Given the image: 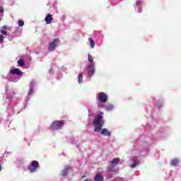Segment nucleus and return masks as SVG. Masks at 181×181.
Segmentation results:
<instances>
[{
  "mask_svg": "<svg viewBox=\"0 0 181 181\" xmlns=\"http://www.w3.org/2000/svg\"><path fill=\"white\" fill-rule=\"evenodd\" d=\"M105 122L104 119H103V115H98L93 121V124L95 125L94 132L98 133L100 132Z\"/></svg>",
  "mask_w": 181,
  "mask_h": 181,
  "instance_id": "nucleus-1",
  "label": "nucleus"
},
{
  "mask_svg": "<svg viewBox=\"0 0 181 181\" xmlns=\"http://www.w3.org/2000/svg\"><path fill=\"white\" fill-rule=\"evenodd\" d=\"M63 125H64V120L54 121L51 124V128L54 130H59L61 128H63Z\"/></svg>",
  "mask_w": 181,
  "mask_h": 181,
  "instance_id": "nucleus-2",
  "label": "nucleus"
},
{
  "mask_svg": "<svg viewBox=\"0 0 181 181\" xmlns=\"http://www.w3.org/2000/svg\"><path fill=\"white\" fill-rule=\"evenodd\" d=\"M37 168H39V162L33 160L29 166L28 170L30 173H35L37 172Z\"/></svg>",
  "mask_w": 181,
  "mask_h": 181,
  "instance_id": "nucleus-3",
  "label": "nucleus"
},
{
  "mask_svg": "<svg viewBox=\"0 0 181 181\" xmlns=\"http://www.w3.org/2000/svg\"><path fill=\"white\" fill-rule=\"evenodd\" d=\"M57 43H60V40L59 38L54 39L52 42L49 43L48 49L50 52L54 50L57 46Z\"/></svg>",
  "mask_w": 181,
  "mask_h": 181,
  "instance_id": "nucleus-4",
  "label": "nucleus"
},
{
  "mask_svg": "<svg viewBox=\"0 0 181 181\" xmlns=\"http://www.w3.org/2000/svg\"><path fill=\"white\" fill-rule=\"evenodd\" d=\"M98 98L100 103H107L108 100V96L104 92L99 93Z\"/></svg>",
  "mask_w": 181,
  "mask_h": 181,
  "instance_id": "nucleus-5",
  "label": "nucleus"
},
{
  "mask_svg": "<svg viewBox=\"0 0 181 181\" xmlns=\"http://www.w3.org/2000/svg\"><path fill=\"white\" fill-rule=\"evenodd\" d=\"M94 64H90L88 66V76L89 77H93V76H94Z\"/></svg>",
  "mask_w": 181,
  "mask_h": 181,
  "instance_id": "nucleus-6",
  "label": "nucleus"
},
{
  "mask_svg": "<svg viewBox=\"0 0 181 181\" xmlns=\"http://www.w3.org/2000/svg\"><path fill=\"white\" fill-rule=\"evenodd\" d=\"M6 30H8V25H4L0 29V33L4 36H8V31Z\"/></svg>",
  "mask_w": 181,
  "mask_h": 181,
  "instance_id": "nucleus-7",
  "label": "nucleus"
},
{
  "mask_svg": "<svg viewBox=\"0 0 181 181\" xmlns=\"http://www.w3.org/2000/svg\"><path fill=\"white\" fill-rule=\"evenodd\" d=\"M100 132L104 136H110L111 135V132L110 131H108L107 129H101Z\"/></svg>",
  "mask_w": 181,
  "mask_h": 181,
  "instance_id": "nucleus-8",
  "label": "nucleus"
},
{
  "mask_svg": "<svg viewBox=\"0 0 181 181\" xmlns=\"http://www.w3.org/2000/svg\"><path fill=\"white\" fill-rule=\"evenodd\" d=\"M45 21L47 25H50V23H52V21H53V16H52V14H47L46 18H45Z\"/></svg>",
  "mask_w": 181,
  "mask_h": 181,
  "instance_id": "nucleus-9",
  "label": "nucleus"
},
{
  "mask_svg": "<svg viewBox=\"0 0 181 181\" xmlns=\"http://www.w3.org/2000/svg\"><path fill=\"white\" fill-rule=\"evenodd\" d=\"M10 73L11 74H16L17 76H22V72L19 70V69H14L10 70Z\"/></svg>",
  "mask_w": 181,
  "mask_h": 181,
  "instance_id": "nucleus-10",
  "label": "nucleus"
},
{
  "mask_svg": "<svg viewBox=\"0 0 181 181\" xmlns=\"http://www.w3.org/2000/svg\"><path fill=\"white\" fill-rule=\"evenodd\" d=\"M136 165H139V161L138 160V158H133V163L130 165V168H136Z\"/></svg>",
  "mask_w": 181,
  "mask_h": 181,
  "instance_id": "nucleus-11",
  "label": "nucleus"
},
{
  "mask_svg": "<svg viewBox=\"0 0 181 181\" xmlns=\"http://www.w3.org/2000/svg\"><path fill=\"white\" fill-rule=\"evenodd\" d=\"M95 181H104V177L100 174H96L94 178Z\"/></svg>",
  "mask_w": 181,
  "mask_h": 181,
  "instance_id": "nucleus-12",
  "label": "nucleus"
},
{
  "mask_svg": "<svg viewBox=\"0 0 181 181\" xmlns=\"http://www.w3.org/2000/svg\"><path fill=\"white\" fill-rule=\"evenodd\" d=\"M178 164H179V160L177 158H174L171 160V165L173 166H177Z\"/></svg>",
  "mask_w": 181,
  "mask_h": 181,
  "instance_id": "nucleus-13",
  "label": "nucleus"
},
{
  "mask_svg": "<svg viewBox=\"0 0 181 181\" xmlns=\"http://www.w3.org/2000/svg\"><path fill=\"white\" fill-rule=\"evenodd\" d=\"M18 64L19 66H21V67H23L25 66V61H23V59H20L18 61Z\"/></svg>",
  "mask_w": 181,
  "mask_h": 181,
  "instance_id": "nucleus-14",
  "label": "nucleus"
},
{
  "mask_svg": "<svg viewBox=\"0 0 181 181\" xmlns=\"http://www.w3.org/2000/svg\"><path fill=\"white\" fill-rule=\"evenodd\" d=\"M78 82L79 84H81L83 83V74H79L78 76Z\"/></svg>",
  "mask_w": 181,
  "mask_h": 181,
  "instance_id": "nucleus-15",
  "label": "nucleus"
},
{
  "mask_svg": "<svg viewBox=\"0 0 181 181\" xmlns=\"http://www.w3.org/2000/svg\"><path fill=\"white\" fill-rule=\"evenodd\" d=\"M119 162V158H115L111 161L112 165H115V163H118Z\"/></svg>",
  "mask_w": 181,
  "mask_h": 181,
  "instance_id": "nucleus-16",
  "label": "nucleus"
},
{
  "mask_svg": "<svg viewBox=\"0 0 181 181\" xmlns=\"http://www.w3.org/2000/svg\"><path fill=\"white\" fill-rule=\"evenodd\" d=\"M89 42H90V47L94 48V46H95V42H94V40L92 38H89Z\"/></svg>",
  "mask_w": 181,
  "mask_h": 181,
  "instance_id": "nucleus-17",
  "label": "nucleus"
},
{
  "mask_svg": "<svg viewBox=\"0 0 181 181\" xmlns=\"http://www.w3.org/2000/svg\"><path fill=\"white\" fill-rule=\"evenodd\" d=\"M113 108H114V106L112 105H106L107 111H112V110H113Z\"/></svg>",
  "mask_w": 181,
  "mask_h": 181,
  "instance_id": "nucleus-18",
  "label": "nucleus"
},
{
  "mask_svg": "<svg viewBox=\"0 0 181 181\" xmlns=\"http://www.w3.org/2000/svg\"><path fill=\"white\" fill-rule=\"evenodd\" d=\"M88 62H90V63H93V62H94L93 56H91V54H88Z\"/></svg>",
  "mask_w": 181,
  "mask_h": 181,
  "instance_id": "nucleus-19",
  "label": "nucleus"
},
{
  "mask_svg": "<svg viewBox=\"0 0 181 181\" xmlns=\"http://www.w3.org/2000/svg\"><path fill=\"white\" fill-rule=\"evenodd\" d=\"M25 25V22L23 21H18V25L20 26V27H22V26H23Z\"/></svg>",
  "mask_w": 181,
  "mask_h": 181,
  "instance_id": "nucleus-20",
  "label": "nucleus"
},
{
  "mask_svg": "<svg viewBox=\"0 0 181 181\" xmlns=\"http://www.w3.org/2000/svg\"><path fill=\"white\" fill-rule=\"evenodd\" d=\"M4 37L0 34V43H3L4 42Z\"/></svg>",
  "mask_w": 181,
  "mask_h": 181,
  "instance_id": "nucleus-21",
  "label": "nucleus"
},
{
  "mask_svg": "<svg viewBox=\"0 0 181 181\" xmlns=\"http://www.w3.org/2000/svg\"><path fill=\"white\" fill-rule=\"evenodd\" d=\"M62 176H66V175H67V170H62Z\"/></svg>",
  "mask_w": 181,
  "mask_h": 181,
  "instance_id": "nucleus-22",
  "label": "nucleus"
},
{
  "mask_svg": "<svg viewBox=\"0 0 181 181\" xmlns=\"http://www.w3.org/2000/svg\"><path fill=\"white\" fill-rule=\"evenodd\" d=\"M0 13L4 15V8L2 6H0Z\"/></svg>",
  "mask_w": 181,
  "mask_h": 181,
  "instance_id": "nucleus-23",
  "label": "nucleus"
},
{
  "mask_svg": "<svg viewBox=\"0 0 181 181\" xmlns=\"http://www.w3.org/2000/svg\"><path fill=\"white\" fill-rule=\"evenodd\" d=\"M111 169H112V167H109L108 168V170H111Z\"/></svg>",
  "mask_w": 181,
  "mask_h": 181,
  "instance_id": "nucleus-24",
  "label": "nucleus"
},
{
  "mask_svg": "<svg viewBox=\"0 0 181 181\" xmlns=\"http://www.w3.org/2000/svg\"><path fill=\"white\" fill-rule=\"evenodd\" d=\"M83 178L86 177V175L82 176Z\"/></svg>",
  "mask_w": 181,
  "mask_h": 181,
  "instance_id": "nucleus-25",
  "label": "nucleus"
},
{
  "mask_svg": "<svg viewBox=\"0 0 181 181\" xmlns=\"http://www.w3.org/2000/svg\"><path fill=\"white\" fill-rule=\"evenodd\" d=\"M85 181H91V180H86Z\"/></svg>",
  "mask_w": 181,
  "mask_h": 181,
  "instance_id": "nucleus-26",
  "label": "nucleus"
},
{
  "mask_svg": "<svg viewBox=\"0 0 181 181\" xmlns=\"http://www.w3.org/2000/svg\"><path fill=\"white\" fill-rule=\"evenodd\" d=\"M0 172H1V165H0Z\"/></svg>",
  "mask_w": 181,
  "mask_h": 181,
  "instance_id": "nucleus-27",
  "label": "nucleus"
}]
</instances>
